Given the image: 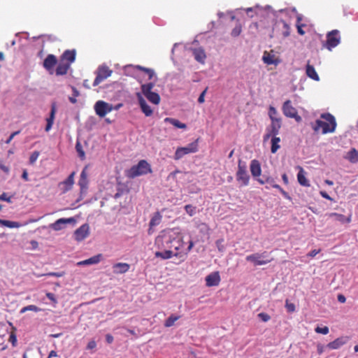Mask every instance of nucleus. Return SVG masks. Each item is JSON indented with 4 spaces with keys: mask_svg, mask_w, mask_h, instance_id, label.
I'll return each mask as SVG.
<instances>
[{
    "mask_svg": "<svg viewBox=\"0 0 358 358\" xmlns=\"http://www.w3.org/2000/svg\"><path fill=\"white\" fill-rule=\"evenodd\" d=\"M155 244L159 249H173L174 257H178L180 262L186 259L188 253L194 247L193 241H189L188 247L185 248L183 235L173 229L163 231L156 238Z\"/></svg>",
    "mask_w": 358,
    "mask_h": 358,
    "instance_id": "nucleus-1",
    "label": "nucleus"
},
{
    "mask_svg": "<svg viewBox=\"0 0 358 358\" xmlns=\"http://www.w3.org/2000/svg\"><path fill=\"white\" fill-rule=\"evenodd\" d=\"M320 117L323 120H317L314 124H312L313 131L318 133L322 129V134L334 132L337 126L334 116L327 113H322Z\"/></svg>",
    "mask_w": 358,
    "mask_h": 358,
    "instance_id": "nucleus-2",
    "label": "nucleus"
},
{
    "mask_svg": "<svg viewBox=\"0 0 358 358\" xmlns=\"http://www.w3.org/2000/svg\"><path fill=\"white\" fill-rule=\"evenodd\" d=\"M150 165L145 160H141L137 165L133 166L126 173V176L129 178H134L137 176L145 175L151 173Z\"/></svg>",
    "mask_w": 358,
    "mask_h": 358,
    "instance_id": "nucleus-3",
    "label": "nucleus"
},
{
    "mask_svg": "<svg viewBox=\"0 0 358 358\" xmlns=\"http://www.w3.org/2000/svg\"><path fill=\"white\" fill-rule=\"evenodd\" d=\"M155 84L149 83L141 85V94L143 95L150 103L158 105L160 103L161 98L158 93L152 91Z\"/></svg>",
    "mask_w": 358,
    "mask_h": 358,
    "instance_id": "nucleus-4",
    "label": "nucleus"
},
{
    "mask_svg": "<svg viewBox=\"0 0 358 358\" xmlns=\"http://www.w3.org/2000/svg\"><path fill=\"white\" fill-rule=\"evenodd\" d=\"M199 150V139L195 140L194 142L188 144L185 147H179L176 149L174 154V159L179 160L185 155L191 153H195Z\"/></svg>",
    "mask_w": 358,
    "mask_h": 358,
    "instance_id": "nucleus-5",
    "label": "nucleus"
},
{
    "mask_svg": "<svg viewBox=\"0 0 358 358\" xmlns=\"http://www.w3.org/2000/svg\"><path fill=\"white\" fill-rule=\"evenodd\" d=\"M341 43V36L339 31L334 29L327 34V40L324 47L329 50H331L334 48L336 47Z\"/></svg>",
    "mask_w": 358,
    "mask_h": 358,
    "instance_id": "nucleus-6",
    "label": "nucleus"
},
{
    "mask_svg": "<svg viewBox=\"0 0 358 358\" xmlns=\"http://www.w3.org/2000/svg\"><path fill=\"white\" fill-rule=\"evenodd\" d=\"M113 73V71L106 65H102L98 67L96 71V78L93 83V86L96 87L106 79L109 78Z\"/></svg>",
    "mask_w": 358,
    "mask_h": 358,
    "instance_id": "nucleus-7",
    "label": "nucleus"
},
{
    "mask_svg": "<svg viewBox=\"0 0 358 358\" xmlns=\"http://www.w3.org/2000/svg\"><path fill=\"white\" fill-rule=\"evenodd\" d=\"M282 110L286 117L294 118L297 122H301V117L298 115L297 110L292 105L290 100H287L284 102Z\"/></svg>",
    "mask_w": 358,
    "mask_h": 358,
    "instance_id": "nucleus-8",
    "label": "nucleus"
},
{
    "mask_svg": "<svg viewBox=\"0 0 358 358\" xmlns=\"http://www.w3.org/2000/svg\"><path fill=\"white\" fill-rule=\"evenodd\" d=\"M282 127V119H275L271 121L269 127L266 129V134L264 136V141H268L271 136H277L279 134Z\"/></svg>",
    "mask_w": 358,
    "mask_h": 358,
    "instance_id": "nucleus-9",
    "label": "nucleus"
},
{
    "mask_svg": "<svg viewBox=\"0 0 358 358\" xmlns=\"http://www.w3.org/2000/svg\"><path fill=\"white\" fill-rule=\"evenodd\" d=\"M266 254V252L263 253H254L247 256L245 259L248 262H252L255 266H262L271 262V259H264L267 257Z\"/></svg>",
    "mask_w": 358,
    "mask_h": 358,
    "instance_id": "nucleus-10",
    "label": "nucleus"
},
{
    "mask_svg": "<svg viewBox=\"0 0 358 358\" xmlns=\"http://www.w3.org/2000/svg\"><path fill=\"white\" fill-rule=\"evenodd\" d=\"M113 110V106L103 101H98L94 105V110L97 115L101 117H104L107 113Z\"/></svg>",
    "mask_w": 358,
    "mask_h": 358,
    "instance_id": "nucleus-11",
    "label": "nucleus"
},
{
    "mask_svg": "<svg viewBox=\"0 0 358 358\" xmlns=\"http://www.w3.org/2000/svg\"><path fill=\"white\" fill-rule=\"evenodd\" d=\"M236 180L239 182H241L242 184L245 186L248 185L250 181V176L247 172L246 166L245 164H241L240 161L238 165Z\"/></svg>",
    "mask_w": 358,
    "mask_h": 358,
    "instance_id": "nucleus-12",
    "label": "nucleus"
},
{
    "mask_svg": "<svg viewBox=\"0 0 358 358\" xmlns=\"http://www.w3.org/2000/svg\"><path fill=\"white\" fill-rule=\"evenodd\" d=\"M350 339V338L348 336H342L337 338L332 342L329 343L327 345V347L331 350H337V349H339L343 345L348 343L349 342Z\"/></svg>",
    "mask_w": 358,
    "mask_h": 358,
    "instance_id": "nucleus-13",
    "label": "nucleus"
},
{
    "mask_svg": "<svg viewBox=\"0 0 358 358\" xmlns=\"http://www.w3.org/2000/svg\"><path fill=\"white\" fill-rule=\"evenodd\" d=\"M136 97L142 112L147 117L151 116L153 113V110H152L150 106L147 103L146 101L144 99L142 94L140 92H138L136 93Z\"/></svg>",
    "mask_w": 358,
    "mask_h": 358,
    "instance_id": "nucleus-14",
    "label": "nucleus"
},
{
    "mask_svg": "<svg viewBox=\"0 0 358 358\" xmlns=\"http://www.w3.org/2000/svg\"><path fill=\"white\" fill-rule=\"evenodd\" d=\"M90 234V227L87 224H83L74 232L75 239L81 241L87 238Z\"/></svg>",
    "mask_w": 358,
    "mask_h": 358,
    "instance_id": "nucleus-15",
    "label": "nucleus"
},
{
    "mask_svg": "<svg viewBox=\"0 0 358 358\" xmlns=\"http://www.w3.org/2000/svg\"><path fill=\"white\" fill-rule=\"evenodd\" d=\"M75 174V172H72L65 180L59 184V187L62 193H66L72 188L74 183Z\"/></svg>",
    "mask_w": 358,
    "mask_h": 358,
    "instance_id": "nucleus-16",
    "label": "nucleus"
},
{
    "mask_svg": "<svg viewBox=\"0 0 358 358\" xmlns=\"http://www.w3.org/2000/svg\"><path fill=\"white\" fill-rule=\"evenodd\" d=\"M76 222L73 217L60 218L50 225V227L55 231H59L64 228V224Z\"/></svg>",
    "mask_w": 358,
    "mask_h": 358,
    "instance_id": "nucleus-17",
    "label": "nucleus"
},
{
    "mask_svg": "<svg viewBox=\"0 0 358 358\" xmlns=\"http://www.w3.org/2000/svg\"><path fill=\"white\" fill-rule=\"evenodd\" d=\"M57 63V57L52 54L48 55L43 61V67L48 71L51 72L54 66Z\"/></svg>",
    "mask_w": 358,
    "mask_h": 358,
    "instance_id": "nucleus-18",
    "label": "nucleus"
},
{
    "mask_svg": "<svg viewBox=\"0 0 358 358\" xmlns=\"http://www.w3.org/2000/svg\"><path fill=\"white\" fill-rule=\"evenodd\" d=\"M76 52L75 50H66L60 57V60L69 62L71 65L76 60Z\"/></svg>",
    "mask_w": 358,
    "mask_h": 358,
    "instance_id": "nucleus-19",
    "label": "nucleus"
},
{
    "mask_svg": "<svg viewBox=\"0 0 358 358\" xmlns=\"http://www.w3.org/2000/svg\"><path fill=\"white\" fill-rule=\"evenodd\" d=\"M275 28L281 29V35L283 38H286L290 34V27L284 20H280L275 24Z\"/></svg>",
    "mask_w": 358,
    "mask_h": 358,
    "instance_id": "nucleus-20",
    "label": "nucleus"
},
{
    "mask_svg": "<svg viewBox=\"0 0 358 358\" xmlns=\"http://www.w3.org/2000/svg\"><path fill=\"white\" fill-rule=\"evenodd\" d=\"M220 277L218 272H213L206 277V283L208 287L215 286L219 284Z\"/></svg>",
    "mask_w": 358,
    "mask_h": 358,
    "instance_id": "nucleus-21",
    "label": "nucleus"
},
{
    "mask_svg": "<svg viewBox=\"0 0 358 358\" xmlns=\"http://www.w3.org/2000/svg\"><path fill=\"white\" fill-rule=\"evenodd\" d=\"M250 169L251 174L254 178H257V177L260 176V175L262 173V169H261L260 163L258 160H257V159L252 160L251 163H250Z\"/></svg>",
    "mask_w": 358,
    "mask_h": 358,
    "instance_id": "nucleus-22",
    "label": "nucleus"
},
{
    "mask_svg": "<svg viewBox=\"0 0 358 358\" xmlns=\"http://www.w3.org/2000/svg\"><path fill=\"white\" fill-rule=\"evenodd\" d=\"M87 166H85L82 171L80 179L78 181V185L80 187L81 191L85 190L88 187V179H87Z\"/></svg>",
    "mask_w": 358,
    "mask_h": 358,
    "instance_id": "nucleus-23",
    "label": "nucleus"
},
{
    "mask_svg": "<svg viewBox=\"0 0 358 358\" xmlns=\"http://www.w3.org/2000/svg\"><path fill=\"white\" fill-rule=\"evenodd\" d=\"M56 112H57L56 104H55V103H52L51 105V110H50V116H49V117H48L46 119V121H47V124L45 127L46 131H50V129L52 128V126L53 124L54 120L55 117Z\"/></svg>",
    "mask_w": 358,
    "mask_h": 358,
    "instance_id": "nucleus-24",
    "label": "nucleus"
},
{
    "mask_svg": "<svg viewBox=\"0 0 358 358\" xmlns=\"http://www.w3.org/2000/svg\"><path fill=\"white\" fill-rule=\"evenodd\" d=\"M130 265L127 263H117L113 266V273L115 274H122L129 270Z\"/></svg>",
    "mask_w": 358,
    "mask_h": 358,
    "instance_id": "nucleus-25",
    "label": "nucleus"
},
{
    "mask_svg": "<svg viewBox=\"0 0 358 358\" xmlns=\"http://www.w3.org/2000/svg\"><path fill=\"white\" fill-rule=\"evenodd\" d=\"M71 65L69 62H64L59 60V63L56 68V75L57 76H64L66 75L70 69Z\"/></svg>",
    "mask_w": 358,
    "mask_h": 358,
    "instance_id": "nucleus-26",
    "label": "nucleus"
},
{
    "mask_svg": "<svg viewBox=\"0 0 358 358\" xmlns=\"http://www.w3.org/2000/svg\"><path fill=\"white\" fill-rule=\"evenodd\" d=\"M101 258H102V255L99 254V255L93 256L87 259L78 262L77 265L85 266V265H90V264H96L101 262Z\"/></svg>",
    "mask_w": 358,
    "mask_h": 358,
    "instance_id": "nucleus-27",
    "label": "nucleus"
},
{
    "mask_svg": "<svg viewBox=\"0 0 358 358\" xmlns=\"http://www.w3.org/2000/svg\"><path fill=\"white\" fill-rule=\"evenodd\" d=\"M262 59L264 62L268 65H277L279 63V60L275 58L274 55H272L266 51L264 52Z\"/></svg>",
    "mask_w": 358,
    "mask_h": 358,
    "instance_id": "nucleus-28",
    "label": "nucleus"
},
{
    "mask_svg": "<svg viewBox=\"0 0 358 358\" xmlns=\"http://www.w3.org/2000/svg\"><path fill=\"white\" fill-rule=\"evenodd\" d=\"M299 171L297 174V180L299 184L303 187H309L310 183L309 181L305 176V172L302 167L299 166Z\"/></svg>",
    "mask_w": 358,
    "mask_h": 358,
    "instance_id": "nucleus-29",
    "label": "nucleus"
},
{
    "mask_svg": "<svg viewBox=\"0 0 358 358\" xmlns=\"http://www.w3.org/2000/svg\"><path fill=\"white\" fill-rule=\"evenodd\" d=\"M306 75L310 78L311 79L318 81L320 78L317 75L315 68L313 66L310 65L309 64V62H308L306 65Z\"/></svg>",
    "mask_w": 358,
    "mask_h": 358,
    "instance_id": "nucleus-30",
    "label": "nucleus"
},
{
    "mask_svg": "<svg viewBox=\"0 0 358 358\" xmlns=\"http://www.w3.org/2000/svg\"><path fill=\"white\" fill-rule=\"evenodd\" d=\"M271 152L273 154H275L280 148V138L278 137L277 136H271Z\"/></svg>",
    "mask_w": 358,
    "mask_h": 358,
    "instance_id": "nucleus-31",
    "label": "nucleus"
},
{
    "mask_svg": "<svg viewBox=\"0 0 358 358\" xmlns=\"http://www.w3.org/2000/svg\"><path fill=\"white\" fill-rule=\"evenodd\" d=\"M193 55L196 61L203 63L206 57L204 50L201 48L194 49L193 50Z\"/></svg>",
    "mask_w": 358,
    "mask_h": 358,
    "instance_id": "nucleus-32",
    "label": "nucleus"
},
{
    "mask_svg": "<svg viewBox=\"0 0 358 358\" xmlns=\"http://www.w3.org/2000/svg\"><path fill=\"white\" fill-rule=\"evenodd\" d=\"M327 216H328L329 217H334V218H335L336 220H337L341 223H344V222L349 223L351 221V219L350 217L348 218H345V217L343 215L338 214L336 213H328V214H327Z\"/></svg>",
    "mask_w": 358,
    "mask_h": 358,
    "instance_id": "nucleus-33",
    "label": "nucleus"
},
{
    "mask_svg": "<svg viewBox=\"0 0 358 358\" xmlns=\"http://www.w3.org/2000/svg\"><path fill=\"white\" fill-rule=\"evenodd\" d=\"M285 307L288 313H293L296 312V304L293 299L287 298L285 299Z\"/></svg>",
    "mask_w": 358,
    "mask_h": 358,
    "instance_id": "nucleus-34",
    "label": "nucleus"
},
{
    "mask_svg": "<svg viewBox=\"0 0 358 358\" xmlns=\"http://www.w3.org/2000/svg\"><path fill=\"white\" fill-rule=\"evenodd\" d=\"M156 257H159L162 259H169L172 257H174L173 251L171 249L166 250L164 252H156L155 254Z\"/></svg>",
    "mask_w": 358,
    "mask_h": 358,
    "instance_id": "nucleus-35",
    "label": "nucleus"
},
{
    "mask_svg": "<svg viewBox=\"0 0 358 358\" xmlns=\"http://www.w3.org/2000/svg\"><path fill=\"white\" fill-rule=\"evenodd\" d=\"M165 122H169L173 124L174 127L179 129H186L187 126L185 124L180 122L178 120L171 118V117H166L164 119Z\"/></svg>",
    "mask_w": 358,
    "mask_h": 358,
    "instance_id": "nucleus-36",
    "label": "nucleus"
},
{
    "mask_svg": "<svg viewBox=\"0 0 358 358\" xmlns=\"http://www.w3.org/2000/svg\"><path fill=\"white\" fill-rule=\"evenodd\" d=\"M346 158L351 163L358 162V151L355 148H352L348 152Z\"/></svg>",
    "mask_w": 358,
    "mask_h": 358,
    "instance_id": "nucleus-37",
    "label": "nucleus"
},
{
    "mask_svg": "<svg viewBox=\"0 0 358 358\" xmlns=\"http://www.w3.org/2000/svg\"><path fill=\"white\" fill-rule=\"evenodd\" d=\"M162 215L159 212H156L150 221V228L157 226L162 221Z\"/></svg>",
    "mask_w": 358,
    "mask_h": 358,
    "instance_id": "nucleus-38",
    "label": "nucleus"
},
{
    "mask_svg": "<svg viewBox=\"0 0 358 358\" xmlns=\"http://www.w3.org/2000/svg\"><path fill=\"white\" fill-rule=\"evenodd\" d=\"M0 224L3 227L8 228H19L21 227V224L17 222L6 220L0 219Z\"/></svg>",
    "mask_w": 358,
    "mask_h": 358,
    "instance_id": "nucleus-39",
    "label": "nucleus"
},
{
    "mask_svg": "<svg viewBox=\"0 0 358 358\" xmlns=\"http://www.w3.org/2000/svg\"><path fill=\"white\" fill-rule=\"evenodd\" d=\"M180 318V316L176 315H170L165 321L164 326L166 327H172L175 322L177 321Z\"/></svg>",
    "mask_w": 358,
    "mask_h": 358,
    "instance_id": "nucleus-40",
    "label": "nucleus"
},
{
    "mask_svg": "<svg viewBox=\"0 0 358 358\" xmlns=\"http://www.w3.org/2000/svg\"><path fill=\"white\" fill-rule=\"evenodd\" d=\"M136 69L140 70V71H143L146 74H148V80H151L152 79V78L154 77V76H155V72L151 69L145 68V67H143V66H137Z\"/></svg>",
    "mask_w": 358,
    "mask_h": 358,
    "instance_id": "nucleus-41",
    "label": "nucleus"
},
{
    "mask_svg": "<svg viewBox=\"0 0 358 358\" xmlns=\"http://www.w3.org/2000/svg\"><path fill=\"white\" fill-rule=\"evenodd\" d=\"M76 150L78 154L79 157L83 160L85 158V153L83 149V146L80 141H77L76 144Z\"/></svg>",
    "mask_w": 358,
    "mask_h": 358,
    "instance_id": "nucleus-42",
    "label": "nucleus"
},
{
    "mask_svg": "<svg viewBox=\"0 0 358 358\" xmlns=\"http://www.w3.org/2000/svg\"><path fill=\"white\" fill-rule=\"evenodd\" d=\"M278 111L273 106H270L268 109V116L271 121H274L275 119H281L278 117Z\"/></svg>",
    "mask_w": 358,
    "mask_h": 358,
    "instance_id": "nucleus-43",
    "label": "nucleus"
},
{
    "mask_svg": "<svg viewBox=\"0 0 358 358\" xmlns=\"http://www.w3.org/2000/svg\"><path fill=\"white\" fill-rule=\"evenodd\" d=\"M28 310H31V311H34V312H39V311L41 310V309L39 308L38 307H37L35 305H29V306H27L22 308L20 310V313H25L26 311H28Z\"/></svg>",
    "mask_w": 358,
    "mask_h": 358,
    "instance_id": "nucleus-44",
    "label": "nucleus"
},
{
    "mask_svg": "<svg viewBox=\"0 0 358 358\" xmlns=\"http://www.w3.org/2000/svg\"><path fill=\"white\" fill-rule=\"evenodd\" d=\"M242 31V27L240 23H238L236 27L232 29L231 31V36L233 37H237L238 36Z\"/></svg>",
    "mask_w": 358,
    "mask_h": 358,
    "instance_id": "nucleus-45",
    "label": "nucleus"
},
{
    "mask_svg": "<svg viewBox=\"0 0 358 358\" xmlns=\"http://www.w3.org/2000/svg\"><path fill=\"white\" fill-rule=\"evenodd\" d=\"M257 180L258 181V182H259L262 185H264L265 183H268L271 187H272V184H275V183L274 179L273 178H271V177H268L266 179L257 178Z\"/></svg>",
    "mask_w": 358,
    "mask_h": 358,
    "instance_id": "nucleus-46",
    "label": "nucleus"
},
{
    "mask_svg": "<svg viewBox=\"0 0 358 358\" xmlns=\"http://www.w3.org/2000/svg\"><path fill=\"white\" fill-rule=\"evenodd\" d=\"M315 331L316 333L322 334L323 335H327L329 332V327L327 326H324V327L318 326L315 329Z\"/></svg>",
    "mask_w": 358,
    "mask_h": 358,
    "instance_id": "nucleus-47",
    "label": "nucleus"
},
{
    "mask_svg": "<svg viewBox=\"0 0 358 358\" xmlns=\"http://www.w3.org/2000/svg\"><path fill=\"white\" fill-rule=\"evenodd\" d=\"M257 317L262 322H266L271 319V316L266 313H260L257 315Z\"/></svg>",
    "mask_w": 358,
    "mask_h": 358,
    "instance_id": "nucleus-48",
    "label": "nucleus"
},
{
    "mask_svg": "<svg viewBox=\"0 0 358 358\" xmlns=\"http://www.w3.org/2000/svg\"><path fill=\"white\" fill-rule=\"evenodd\" d=\"M185 211L186 213L190 215V216H192L193 215H194L195 213V209L196 208L192 206V205L190 204H188V205H186L185 206Z\"/></svg>",
    "mask_w": 358,
    "mask_h": 358,
    "instance_id": "nucleus-49",
    "label": "nucleus"
},
{
    "mask_svg": "<svg viewBox=\"0 0 358 358\" xmlns=\"http://www.w3.org/2000/svg\"><path fill=\"white\" fill-rule=\"evenodd\" d=\"M39 156V152L37 151L34 152L29 157V162L34 164Z\"/></svg>",
    "mask_w": 358,
    "mask_h": 358,
    "instance_id": "nucleus-50",
    "label": "nucleus"
},
{
    "mask_svg": "<svg viewBox=\"0 0 358 358\" xmlns=\"http://www.w3.org/2000/svg\"><path fill=\"white\" fill-rule=\"evenodd\" d=\"M47 297L52 302L54 305H55L57 301L55 297V295L53 292H46Z\"/></svg>",
    "mask_w": 358,
    "mask_h": 358,
    "instance_id": "nucleus-51",
    "label": "nucleus"
},
{
    "mask_svg": "<svg viewBox=\"0 0 358 358\" xmlns=\"http://www.w3.org/2000/svg\"><path fill=\"white\" fill-rule=\"evenodd\" d=\"M224 240L222 238L216 241L215 244L219 251H223L224 247L223 245Z\"/></svg>",
    "mask_w": 358,
    "mask_h": 358,
    "instance_id": "nucleus-52",
    "label": "nucleus"
},
{
    "mask_svg": "<svg viewBox=\"0 0 358 358\" xmlns=\"http://www.w3.org/2000/svg\"><path fill=\"white\" fill-rule=\"evenodd\" d=\"M207 90L208 88H206L201 93V94L199 95V99H198V102L199 103H203L205 101V95H206V93L207 92Z\"/></svg>",
    "mask_w": 358,
    "mask_h": 358,
    "instance_id": "nucleus-53",
    "label": "nucleus"
},
{
    "mask_svg": "<svg viewBox=\"0 0 358 358\" xmlns=\"http://www.w3.org/2000/svg\"><path fill=\"white\" fill-rule=\"evenodd\" d=\"M9 341L11 342L13 346H15L17 343V336L14 333H11L9 337Z\"/></svg>",
    "mask_w": 358,
    "mask_h": 358,
    "instance_id": "nucleus-54",
    "label": "nucleus"
},
{
    "mask_svg": "<svg viewBox=\"0 0 358 358\" xmlns=\"http://www.w3.org/2000/svg\"><path fill=\"white\" fill-rule=\"evenodd\" d=\"M20 133V131H15V132L12 133V134L10 135V136L8 137V138L6 140V144H9V143L11 142V141L13 140V138L16 135L19 134Z\"/></svg>",
    "mask_w": 358,
    "mask_h": 358,
    "instance_id": "nucleus-55",
    "label": "nucleus"
},
{
    "mask_svg": "<svg viewBox=\"0 0 358 358\" xmlns=\"http://www.w3.org/2000/svg\"><path fill=\"white\" fill-rule=\"evenodd\" d=\"M0 200L5 201H7L8 203L11 202L10 197L8 196L6 193H3L2 194L0 195Z\"/></svg>",
    "mask_w": 358,
    "mask_h": 358,
    "instance_id": "nucleus-56",
    "label": "nucleus"
},
{
    "mask_svg": "<svg viewBox=\"0 0 358 358\" xmlns=\"http://www.w3.org/2000/svg\"><path fill=\"white\" fill-rule=\"evenodd\" d=\"M320 252V250H311L309 253L307 254V256L308 257H315L317 254H319Z\"/></svg>",
    "mask_w": 358,
    "mask_h": 358,
    "instance_id": "nucleus-57",
    "label": "nucleus"
},
{
    "mask_svg": "<svg viewBox=\"0 0 358 358\" xmlns=\"http://www.w3.org/2000/svg\"><path fill=\"white\" fill-rule=\"evenodd\" d=\"M113 341L114 338L111 334H107L106 335V341L107 342V343L110 344L113 342Z\"/></svg>",
    "mask_w": 358,
    "mask_h": 358,
    "instance_id": "nucleus-58",
    "label": "nucleus"
},
{
    "mask_svg": "<svg viewBox=\"0 0 358 358\" xmlns=\"http://www.w3.org/2000/svg\"><path fill=\"white\" fill-rule=\"evenodd\" d=\"M320 194L323 198L329 201H333V199L326 192L320 191Z\"/></svg>",
    "mask_w": 358,
    "mask_h": 358,
    "instance_id": "nucleus-59",
    "label": "nucleus"
},
{
    "mask_svg": "<svg viewBox=\"0 0 358 358\" xmlns=\"http://www.w3.org/2000/svg\"><path fill=\"white\" fill-rule=\"evenodd\" d=\"M96 346V343L94 341H91L88 343L87 348L89 350H92L95 348Z\"/></svg>",
    "mask_w": 358,
    "mask_h": 358,
    "instance_id": "nucleus-60",
    "label": "nucleus"
},
{
    "mask_svg": "<svg viewBox=\"0 0 358 358\" xmlns=\"http://www.w3.org/2000/svg\"><path fill=\"white\" fill-rule=\"evenodd\" d=\"M304 26H305L304 24H297L296 25V27H297V31H298V33L300 35H304L305 34V31L303 29V27H304Z\"/></svg>",
    "mask_w": 358,
    "mask_h": 358,
    "instance_id": "nucleus-61",
    "label": "nucleus"
},
{
    "mask_svg": "<svg viewBox=\"0 0 358 358\" xmlns=\"http://www.w3.org/2000/svg\"><path fill=\"white\" fill-rule=\"evenodd\" d=\"M272 187H273V188H275V189H279V190H280V192L282 194H284V195H286V194H287V193L285 192V190H284L282 188H281V187H280L279 185H278V184H276V183H275V184H272Z\"/></svg>",
    "mask_w": 358,
    "mask_h": 358,
    "instance_id": "nucleus-62",
    "label": "nucleus"
},
{
    "mask_svg": "<svg viewBox=\"0 0 358 358\" xmlns=\"http://www.w3.org/2000/svg\"><path fill=\"white\" fill-rule=\"evenodd\" d=\"M338 301L340 302V303H345V301H346V298L344 295L343 294H338Z\"/></svg>",
    "mask_w": 358,
    "mask_h": 358,
    "instance_id": "nucleus-63",
    "label": "nucleus"
},
{
    "mask_svg": "<svg viewBox=\"0 0 358 358\" xmlns=\"http://www.w3.org/2000/svg\"><path fill=\"white\" fill-rule=\"evenodd\" d=\"M0 169L5 173H8V171H9V168L1 163H0Z\"/></svg>",
    "mask_w": 358,
    "mask_h": 358,
    "instance_id": "nucleus-64",
    "label": "nucleus"
}]
</instances>
